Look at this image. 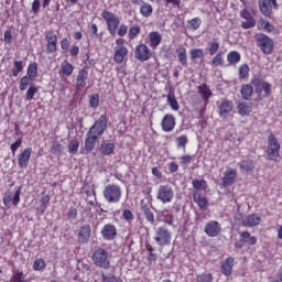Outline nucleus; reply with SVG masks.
I'll return each instance as SVG.
<instances>
[{
    "label": "nucleus",
    "mask_w": 282,
    "mask_h": 282,
    "mask_svg": "<svg viewBox=\"0 0 282 282\" xmlns=\"http://www.w3.org/2000/svg\"><path fill=\"white\" fill-rule=\"evenodd\" d=\"M50 195H44L40 199V208H37V213L40 215H45V212L47 210V206H50Z\"/></svg>",
    "instance_id": "58836bf2"
},
{
    "label": "nucleus",
    "mask_w": 282,
    "mask_h": 282,
    "mask_svg": "<svg viewBox=\"0 0 282 282\" xmlns=\"http://www.w3.org/2000/svg\"><path fill=\"white\" fill-rule=\"evenodd\" d=\"M107 122H109V119L106 115H101L89 128V131L86 133L84 147V151H86V153H91V151L96 149V144H98L100 138H102L105 131H107Z\"/></svg>",
    "instance_id": "f257e3e1"
},
{
    "label": "nucleus",
    "mask_w": 282,
    "mask_h": 282,
    "mask_svg": "<svg viewBox=\"0 0 282 282\" xmlns=\"http://www.w3.org/2000/svg\"><path fill=\"white\" fill-rule=\"evenodd\" d=\"M153 56V51L149 48L145 43H140L135 46L134 57L137 61H141V63H147Z\"/></svg>",
    "instance_id": "9d476101"
},
{
    "label": "nucleus",
    "mask_w": 282,
    "mask_h": 282,
    "mask_svg": "<svg viewBox=\"0 0 282 282\" xmlns=\"http://www.w3.org/2000/svg\"><path fill=\"white\" fill-rule=\"evenodd\" d=\"M148 41L151 50H158V46L162 43V35L159 31H152L148 34Z\"/></svg>",
    "instance_id": "b1692460"
},
{
    "label": "nucleus",
    "mask_w": 282,
    "mask_h": 282,
    "mask_svg": "<svg viewBox=\"0 0 282 282\" xmlns=\"http://www.w3.org/2000/svg\"><path fill=\"white\" fill-rule=\"evenodd\" d=\"M143 215L149 224L153 226L155 224V215L148 205L142 206Z\"/></svg>",
    "instance_id": "ea45409f"
},
{
    "label": "nucleus",
    "mask_w": 282,
    "mask_h": 282,
    "mask_svg": "<svg viewBox=\"0 0 282 282\" xmlns=\"http://www.w3.org/2000/svg\"><path fill=\"white\" fill-rule=\"evenodd\" d=\"M122 219H124L128 224H131L133 221V212L130 209H123Z\"/></svg>",
    "instance_id": "680f3d73"
},
{
    "label": "nucleus",
    "mask_w": 282,
    "mask_h": 282,
    "mask_svg": "<svg viewBox=\"0 0 282 282\" xmlns=\"http://www.w3.org/2000/svg\"><path fill=\"white\" fill-rule=\"evenodd\" d=\"M177 122L175 121V116L172 113L164 115L162 121H161V128L164 133H171L175 129V126Z\"/></svg>",
    "instance_id": "dca6fc26"
},
{
    "label": "nucleus",
    "mask_w": 282,
    "mask_h": 282,
    "mask_svg": "<svg viewBox=\"0 0 282 282\" xmlns=\"http://www.w3.org/2000/svg\"><path fill=\"white\" fill-rule=\"evenodd\" d=\"M11 202H12V205H13V206H19V202H21V187H19V188L15 191V193H14V195H13Z\"/></svg>",
    "instance_id": "e2e57ef3"
},
{
    "label": "nucleus",
    "mask_w": 282,
    "mask_h": 282,
    "mask_svg": "<svg viewBox=\"0 0 282 282\" xmlns=\"http://www.w3.org/2000/svg\"><path fill=\"white\" fill-rule=\"evenodd\" d=\"M113 61L118 65H122L126 58L129 56V48L124 46V39L119 37L116 40Z\"/></svg>",
    "instance_id": "6e6552de"
},
{
    "label": "nucleus",
    "mask_w": 282,
    "mask_h": 282,
    "mask_svg": "<svg viewBox=\"0 0 282 282\" xmlns=\"http://www.w3.org/2000/svg\"><path fill=\"white\" fill-rule=\"evenodd\" d=\"M193 199L200 210H208V206H210L208 198L199 194V192H193Z\"/></svg>",
    "instance_id": "393cba45"
},
{
    "label": "nucleus",
    "mask_w": 282,
    "mask_h": 282,
    "mask_svg": "<svg viewBox=\"0 0 282 282\" xmlns=\"http://www.w3.org/2000/svg\"><path fill=\"white\" fill-rule=\"evenodd\" d=\"M59 76H62V78H68V76H72V74H74V65H72V63H69L68 61H64L61 64L59 70H58Z\"/></svg>",
    "instance_id": "cd10ccee"
},
{
    "label": "nucleus",
    "mask_w": 282,
    "mask_h": 282,
    "mask_svg": "<svg viewBox=\"0 0 282 282\" xmlns=\"http://www.w3.org/2000/svg\"><path fill=\"white\" fill-rule=\"evenodd\" d=\"M228 65H237L241 61V53L238 51H230L227 54Z\"/></svg>",
    "instance_id": "f704fd0d"
},
{
    "label": "nucleus",
    "mask_w": 282,
    "mask_h": 282,
    "mask_svg": "<svg viewBox=\"0 0 282 282\" xmlns=\"http://www.w3.org/2000/svg\"><path fill=\"white\" fill-rule=\"evenodd\" d=\"M238 166L240 171H246L247 173H250L251 171H254V161L253 160H242L238 163Z\"/></svg>",
    "instance_id": "c9c22d12"
},
{
    "label": "nucleus",
    "mask_w": 282,
    "mask_h": 282,
    "mask_svg": "<svg viewBox=\"0 0 282 282\" xmlns=\"http://www.w3.org/2000/svg\"><path fill=\"white\" fill-rule=\"evenodd\" d=\"M102 195L108 204H119L122 199V188L120 185L108 184L105 186Z\"/></svg>",
    "instance_id": "20e7f679"
},
{
    "label": "nucleus",
    "mask_w": 282,
    "mask_h": 282,
    "mask_svg": "<svg viewBox=\"0 0 282 282\" xmlns=\"http://www.w3.org/2000/svg\"><path fill=\"white\" fill-rule=\"evenodd\" d=\"M231 111H232V101H230L229 99H224L219 106V116L220 117L228 116V113H230Z\"/></svg>",
    "instance_id": "c756f323"
},
{
    "label": "nucleus",
    "mask_w": 282,
    "mask_h": 282,
    "mask_svg": "<svg viewBox=\"0 0 282 282\" xmlns=\"http://www.w3.org/2000/svg\"><path fill=\"white\" fill-rule=\"evenodd\" d=\"M127 32H129V26H127L124 23L120 24L119 29L117 30L118 36H126Z\"/></svg>",
    "instance_id": "0e129e2a"
},
{
    "label": "nucleus",
    "mask_w": 282,
    "mask_h": 282,
    "mask_svg": "<svg viewBox=\"0 0 282 282\" xmlns=\"http://www.w3.org/2000/svg\"><path fill=\"white\" fill-rule=\"evenodd\" d=\"M176 54L181 65H183V67H186V65H188V59L186 56V47L180 46L178 48H176Z\"/></svg>",
    "instance_id": "4c0bfd02"
},
{
    "label": "nucleus",
    "mask_w": 282,
    "mask_h": 282,
    "mask_svg": "<svg viewBox=\"0 0 282 282\" xmlns=\"http://www.w3.org/2000/svg\"><path fill=\"white\" fill-rule=\"evenodd\" d=\"M167 102L173 111H180V102L175 98V90L171 89L167 94Z\"/></svg>",
    "instance_id": "473e14b6"
},
{
    "label": "nucleus",
    "mask_w": 282,
    "mask_h": 282,
    "mask_svg": "<svg viewBox=\"0 0 282 282\" xmlns=\"http://www.w3.org/2000/svg\"><path fill=\"white\" fill-rule=\"evenodd\" d=\"M235 182H237V170L228 167L224 173L221 184L226 188L228 186H232Z\"/></svg>",
    "instance_id": "4be33fe9"
},
{
    "label": "nucleus",
    "mask_w": 282,
    "mask_h": 282,
    "mask_svg": "<svg viewBox=\"0 0 282 282\" xmlns=\"http://www.w3.org/2000/svg\"><path fill=\"white\" fill-rule=\"evenodd\" d=\"M62 151H63V144H61V142L58 141L53 142L51 147V152L53 153V155H61Z\"/></svg>",
    "instance_id": "13d9d810"
},
{
    "label": "nucleus",
    "mask_w": 282,
    "mask_h": 282,
    "mask_svg": "<svg viewBox=\"0 0 282 282\" xmlns=\"http://www.w3.org/2000/svg\"><path fill=\"white\" fill-rule=\"evenodd\" d=\"M175 144L177 149H183V151H186V144H188V135L182 134L176 137Z\"/></svg>",
    "instance_id": "37998d69"
},
{
    "label": "nucleus",
    "mask_w": 282,
    "mask_h": 282,
    "mask_svg": "<svg viewBox=\"0 0 282 282\" xmlns=\"http://www.w3.org/2000/svg\"><path fill=\"white\" fill-rule=\"evenodd\" d=\"M12 282H26L25 280V275L22 271H17L12 278H11Z\"/></svg>",
    "instance_id": "052dcab7"
},
{
    "label": "nucleus",
    "mask_w": 282,
    "mask_h": 282,
    "mask_svg": "<svg viewBox=\"0 0 282 282\" xmlns=\"http://www.w3.org/2000/svg\"><path fill=\"white\" fill-rule=\"evenodd\" d=\"M251 83L254 87V94L257 95V102H261V100L270 98V96H272V85L270 84V82H267L261 77L253 76L251 78Z\"/></svg>",
    "instance_id": "f03ea898"
},
{
    "label": "nucleus",
    "mask_w": 282,
    "mask_h": 282,
    "mask_svg": "<svg viewBox=\"0 0 282 282\" xmlns=\"http://www.w3.org/2000/svg\"><path fill=\"white\" fill-rule=\"evenodd\" d=\"M192 186L194 188L193 193H199V191L206 192V188H208V183L206 180H193L192 181Z\"/></svg>",
    "instance_id": "2f4dec72"
},
{
    "label": "nucleus",
    "mask_w": 282,
    "mask_h": 282,
    "mask_svg": "<svg viewBox=\"0 0 282 282\" xmlns=\"http://www.w3.org/2000/svg\"><path fill=\"white\" fill-rule=\"evenodd\" d=\"M181 166H188L191 162H193V156L189 154H183L182 156L178 158Z\"/></svg>",
    "instance_id": "bf43d9fd"
},
{
    "label": "nucleus",
    "mask_w": 282,
    "mask_h": 282,
    "mask_svg": "<svg viewBox=\"0 0 282 282\" xmlns=\"http://www.w3.org/2000/svg\"><path fill=\"white\" fill-rule=\"evenodd\" d=\"M214 67H224V51H219L212 59Z\"/></svg>",
    "instance_id": "49530a36"
},
{
    "label": "nucleus",
    "mask_w": 282,
    "mask_h": 282,
    "mask_svg": "<svg viewBox=\"0 0 282 282\" xmlns=\"http://www.w3.org/2000/svg\"><path fill=\"white\" fill-rule=\"evenodd\" d=\"M79 147H80V143L78 142V140L72 139L68 142V153H70V155H76L78 153Z\"/></svg>",
    "instance_id": "09e8293b"
},
{
    "label": "nucleus",
    "mask_w": 282,
    "mask_h": 282,
    "mask_svg": "<svg viewBox=\"0 0 282 282\" xmlns=\"http://www.w3.org/2000/svg\"><path fill=\"white\" fill-rule=\"evenodd\" d=\"M104 21H106L107 30L111 36H116L118 28H120V18L109 10L101 12Z\"/></svg>",
    "instance_id": "0eeeda50"
},
{
    "label": "nucleus",
    "mask_w": 282,
    "mask_h": 282,
    "mask_svg": "<svg viewBox=\"0 0 282 282\" xmlns=\"http://www.w3.org/2000/svg\"><path fill=\"white\" fill-rule=\"evenodd\" d=\"M237 110L239 116H250V112L252 111V106L248 104V101H240L237 105Z\"/></svg>",
    "instance_id": "7c9ffc66"
},
{
    "label": "nucleus",
    "mask_w": 282,
    "mask_h": 282,
    "mask_svg": "<svg viewBox=\"0 0 282 282\" xmlns=\"http://www.w3.org/2000/svg\"><path fill=\"white\" fill-rule=\"evenodd\" d=\"M208 52L210 56H215L219 52V42L214 41L208 43Z\"/></svg>",
    "instance_id": "6e6d98bb"
},
{
    "label": "nucleus",
    "mask_w": 282,
    "mask_h": 282,
    "mask_svg": "<svg viewBox=\"0 0 282 282\" xmlns=\"http://www.w3.org/2000/svg\"><path fill=\"white\" fill-rule=\"evenodd\" d=\"M89 105L93 109H98V107L100 106V96L91 95L89 97Z\"/></svg>",
    "instance_id": "4d7b16f0"
},
{
    "label": "nucleus",
    "mask_w": 282,
    "mask_h": 282,
    "mask_svg": "<svg viewBox=\"0 0 282 282\" xmlns=\"http://www.w3.org/2000/svg\"><path fill=\"white\" fill-rule=\"evenodd\" d=\"M140 14L143 15L144 19H149V17L153 14V6L143 1L140 6Z\"/></svg>",
    "instance_id": "e433bc0d"
},
{
    "label": "nucleus",
    "mask_w": 282,
    "mask_h": 282,
    "mask_svg": "<svg viewBox=\"0 0 282 282\" xmlns=\"http://www.w3.org/2000/svg\"><path fill=\"white\" fill-rule=\"evenodd\" d=\"M26 76H29V78H36V76H39V64L36 62L30 64L26 68Z\"/></svg>",
    "instance_id": "79ce46f5"
},
{
    "label": "nucleus",
    "mask_w": 282,
    "mask_h": 282,
    "mask_svg": "<svg viewBox=\"0 0 282 282\" xmlns=\"http://www.w3.org/2000/svg\"><path fill=\"white\" fill-rule=\"evenodd\" d=\"M46 265L45 260L43 258H39L33 263V270L35 272H41L44 268H46Z\"/></svg>",
    "instance_id": "603ef678"
},
{
    "label": "nucleus",
    "mask_w": 282,
    "mask_h": 282,
    "mask_svg": "<svg viewBox=\"0 0 282 282\" xmlns=\"http://www.w3.org/2000/svg\"><path fill=\"white\" fill-rule=\"evenodd\" d=\"M25 67V65L23 64V61H15L13 63V67L11 69V75L17 78V76H19V74H21V72H23V68Z\"/></svg>",
    "instance_id": "c03bdc74"
},
{
    "label": "nucleus",
    "mask_w": 282,
    "mask_h": 282,
    "mask_svg": "<svg viewBox=\"0 0 282 282\" xmlns=\"http://www.w3.org/2000/svg\"><path fill=\"white\" fill-rule=\"evenodd\" d=\"M235 268V258L228 257L220 263V272L224 276H230L232 269Z\"/></svg>",
    "instance_id": "5701e85b"
},
{
    "label": "nucleus",
    "mask_w": 282,
    "mask_h": 282,
    "mask_svg": "<svg viewBox=\"0 0 282 282\" xmlns=\"http://www.w3.org/2000/svg\"><path fill=\"white\" fill-rule=\"evenodd\" d=\"M32 158V148H26L18 155V165L20 169H28L30 166V160Z\"/></svg>",
    "instance_id": "aec40b11"
},
{
    "label": "nucleus",
    "mask_w": 282,
    "mask_h": 282,
    "mask_svg": "<svg viewBox=\"0 0 282 282\" xmlns=\"http://www.w3.org/2000/svg\"><path fill=\"white\" fill-rule=\"evenodd\" d=\"M91 261L96 268H100L101 270H109V268H111V256L109 254V250L102 247L95 249L91 256Z\"/></svg>",
    "instance_id": "7ed1b4c3"
},
{
    "label": "nucleus",
    "mask_w": 282,
    "mask_h": 282,
    "mask_svg": "<svg viewBox=\"0 0 282 282\" xmlns=\"http://www.w3.org/2000/svg\"><path fill=\"white\" fill-rule=\"evenodd\" d=\"M239 80H246L250 76V66L248 64H242L239 67Z\"/></svg>",
    "instance_id": "de8ad7c7"
},
{
    "label": "nucleus",
    "mask_w": 282,
    "mask_h": 282,
    "mask_svg": "<svg viewBox=\"0 0 282 282\" xmlns=\"http://www.w3.org/2000/svg\"><path fill=\"white\" fill-rule=\"evenodd\" d=\"M198 94L202 96L203 100L208 104L210 100V97L213 96V90H210V87H208L207 84H202L197 87Z\"/></svg>",
    "instance_id": "c85d7f7f"
},
{
    "label": "nucleus",
    "mask_w": 282,
    "mask_h": 282,
    "mask_svg": "<svg viewBox=\"0 0 282 282\" xmlns=\"http://www.w3.org/2000/svg\"><path fill=\"white\" fill-rule=\"evenodd\" d=\"M205 234L207 237H219L221 234V225L217 220H210L205 225Z\"/></svg>",
    "instance_id": "6ab92c4d"
},
{
    "label": "nucleus",
    "mask_w": 282,
    "mask_h": 282,
    "mask_svg": "<svg viewBox=\"0 0 282 282\" xmlns=\"http://www.w3.org/2000/svg\"><path fill=\"white\" fill-rule=\"evenodd\" d=\"M140 32H142V26H140V24L131 25L128 31L129 41H134V39H138V36H140Z\"/></svg>",
    "instance_id": "72a5a7b5"
},
{
    "label": "nucleus",
    "mask_w": 282,
    "mask_h": 282,
    "mask_svg": "<svg viewBox=\"0 0 282 282\" xmlns=\"http://www.w3.org/2000/svg\"><path fill=\"white\" fill-rule=\"evenodd\" d=\"M172 239L171 231L166 227H159L155 231L154 240L156 241L158 246H170Z\"/></svg>",
    "instance_id": "f8f14e48"
},
{
    "label": "nucleus",
    "mask_w": 282,
    "mask_h": 282,
    "mask_svg": "<svg viewBox=\"0 0 282 282\" xmlns=\"http://www.w3.org/2000/svg\"><path fill=\"white\" fill-rule=\"evenodd\" d=\"M36 94H39V86L31 85L26 90L25 100H29V102L34 100V96H36Z\"/></svg>",
    "instance_id": "8fccbe9b"
},
{
    "label": "nucleus",
    "mask_w": 282,
    "mask_h": 282,
    "mask_svg": "<svg viewBox=\"0 0 282 282\" xmlns=\"http://www.w3.org/2000/svg\"><path fill=\"white\" fill-rule=\"evenodd\" d=\"M45 41H46V53L47 54H54L56 50H58L57 43H58V35L54 33V31H46L45 32Z\"/></svg>",
    "instance_id": "4468645a"
},
{
    "label": "nucleus",
    "mask_w": 282,
    "mask_h": 282,
    "mask_svg": "<svg viewBox=\"0 0 282 282\" xmlns=\"http://www.w3.org/2000/svg\"><path fill=\"white\" fill-rule=\"evenodd\" d=\"M202 26V19L200 18H194L189 21H187V28L188 30H199V28Z\"/></svg>",
    "instance_id": "3c124183"
},
{
    "label": "nucleus",
    "mask_w": 282,
    "mask_h": 282,
    "mask_svg": "<svg viewBox=\"0 0 282 282\" xmlns=\"http://www.w3.org/2000/svg\"><path fill=\"white\" fill-rule=\"evenodd\" d=\"M261 224V217L257 214H250L242 220V226L247 228H254V226H259Z\"/></svg>",
    "instance_id": "bb28decb"
},
{
    "label": "nucleus",
    "mask_w": 282,
    "mask_h": 282,
    "mask_svg": "<svg viewBox=\"0 0 282 282\" xmlns=\"http://www.w3.org/2000/svg\"><path fill=\"white\" fill-rule=\"evenodd\" d=\"M239 240L235 242V248L241 250L243 246H257V237L252 236L249 231L239 232Z\"/></svg>",
    "instance_id": "9b49d317"
},
{
    "label": "nucleus",
    "mask_w": 282,
    "mask_h": 282,
    "mask_svg": "<svg viewBox=\"0 0 282 282\" xmlns=\"http://www.w3.org/2000/svg\"><path fill=\"white\" fill-rule=\"evenodd\" d=\"M263 28L264 30H267V32H272V30H274V25H272L268 21H263L261 24L258 25V30H262Z\"/></svg>",
    "instance_id": "69168bd1"
},
{
    "label": "nucleus",
    "mask_w": 282,
    "mask_h": 282,
    "mask_svg": "<svg viewBox=\"0 0 282 282\" xmlns=\"http://www.w3.org/2000/svg\"><path fill=\"white\" fill-rule=\"evenodd\" d=\"M267 155L269 160L276 162L281 158V143L274 133H270L267 139Z\"/></svg>",
    "instance_id": "39448f33"
},
{
    "label": "nucleus",
    "mask_w": 282,
    "mask_h": 282,
    "mask_svg": "<svg viewBox=\"0 0 282 282\" xmlns=\"http://www.w3.org/2000/svg\"><path fill=\"white\" fill-rule=\"evenodd\" d=\"M213 273H202L196 275V282H213Z\"/></svg>",
    "instance_id": "864d4df0"
},
{
    "label": "nucleus",
    "mask_w": 282,
    "mask_h": 282,
    "mask_svg": "<svg viewBox=\"0 0 282 282\" xmlns=\"http://www.w3.org/2000/svg\"><path fill=\"white\" fill-rule=\"evenodd\" d=\"M87 80H89V66H84L77 74L76 88L85 89L87 87Z\"/></svg>",
    "instance_id": "2eb2a0df"
},
{
    "label": "nucleus",
    "mask_w": 282,
    "mask_h": 282,
    "mask_svg": "<svg viewBox=\"0 0 282 282\" xmlns=\"http://www.w3.org/2000/svg\"><path fill=\"white\" fill-rule=\"evenodd\" d=\"M100 151L104 155H111L113 151H116V144L115 143H101Z\"/></svg>",
    "instance_id": "a18cd8bd"
},
{
    "label": "nucleus",
    "mask_w": 282,
    "mask_h": 282,
    "mask_svg": "<svg viewBox=\"0 0 282 282\" xmlns=\"http://www.w3.org/2000/svg\"><path fill=\"white\" fill-rule=\"evenodd\" d=\"M240 94L243 100H252V94H254V85L252 84V79L249 84L241 86Z\"/></svg>",
    "instance_id": "a878e982"
},
{
    "label": "nucleus",
    "mask_w": 282,
    "mask_h": 282,
    "mask_svg": "<svg viewBox=\"0 0 282 282\" xmlns=\"http://www.w3.org/2000/svg\"><path fill=\"white\" fill-rule=\"evenodd\" d=\"M90 237H91V225L86 224L82 226L77 234L78 243H82V245L89 243Z\"/></svg>",
    "instance_id": "412c9836"
},
{
    "label": "nucleus",
    "mask_w": 282,
    "mask_h": 282,
    "mask_svg": "<svg viewBox=\"0 0 282 282\" xmlns=\"http://www.w3.org/2000/svg\"><path fill=\"white\" fill-rule=\"evenodd\" d=\"M240 17L246 20L241 22V28L243 30H250V28H254V25H257V20H254V17H252V13H250L248 9H242L240 11Z\"/></svg>",
    "instance_id": "a211bd4d"
},
{
    "label": "nucleus",
    "mask_w": 282,
    "mask_h": 282,
    "mask_svg": "<svg viewBox=\"0 0 282 282\" xmlns=\"http://www.w3.org/2000/svg\"><path fill=\"white\" fill-rule=\"evenodd\" d=\"M101 237L106 241H113L118 237V228L113 224H106L101 229Z\"/></svg>",
    "instance_id": "f3484780"
},
{
    "label": "nucleus",
    "mask_w": 282,
    "mask_h": 282,
    "mask_svg": "<svg viewBox=\"0 0 282 282\" xmlns=\"http://www.w3.org/2000/svg\"><path fill=\"white\" fill-rule=\"evenodd\" d=\"M258 6L263 17H272L273 10H279V3L276 0H258Z\"/></svg>",
    "instance_id": "ddd939ff"
},
{
    "label": "nucleus",
    "mask_w": 282,
    "mask_h": 282,
    "mask_svg": "<svg viewBox=\"0 0 282 282\" xmlns=\"http://www.w3.org/2000/svg\"><path fill=\"white\" fill-rule=\"evenodd\" d=\"M189 55H191L192 61L202 58L204 56V50L203 48H192L189 51Z\"/></svg>",
    "instance_id": "5fc2aeb1"
},
{
    "label": "nucleus",
    "mask_w": 282,
    "mask_h": 282,
    "mask_svg": "<svg viewBox=\"0 0 282 282\" xmlns=\"http://www.w3.org/2000/svg\"><path fill=\"white\" fill-rule=\"evenodd\" d=\"M32 83H34V79L32 77H29L28 75L23 76L20 79V85H19L20 91H25L28 87H31V85H33Z\"/></svg>",
    "instance_id": "a19ab883"
},
{
    "label": "nucleus",
    "mask_w": 282,
    "mask_h": 282,
    "mask_svg": "<svg viewBox=\"0 0 282 282\" xmlns=\"http://www.w3.org/2000/svg\"><path fill=\"white\" fill-rule=\"evenodd\" d=\"M117 276L113 274H105V272L101 273V281L102 282H116L117 281Z\"/></svg>",
    "instance_id": "774afa93"
},
{
    "label": "nucleus",
    "mask_w": 282,
    "mask_h": 282,
    "mask_svg": "<svg viewBox=\"0 0 282 282\" xmlns=\"http://www.w3.org/2000/svg\"><path fill=\"white\" fill-rule=\"evenodd\" d=\"M254 40L257 47H259L265 55H270L272 52H274V41L267 34L256 33Z\"/></svg>",
    "instance_id": "423d86ee"
},
{
    "label": "nucleus",
    "mask_w": 282,
    "mask_h": 282,
    "mask_svg": "<svg viewBox=\"0 0 282 282\" xmlns=\"http://www.w3.org/2000/svg\"><path fill=\"white\" fill-rule=\"evenodd\" d=\"M175 197V191L169 184L160 185L156 192V199L162 204H171Z\"/></svg>",
    "instance_id": "1a4fd4ad"
},
{
    "label": "nucleus",
    "mask_w": 282,
    "mask_h": 282,
    "mask_svg": "<svg viewBox=\"0 0 282 282\" xmlns=\"http://www.w3.org/2000/svg\"><path fill=\"white\" fill-rule=\"evenodd\" d=\"M117 276L113 274H105V272L101 273V281L102 282H116L117 281Z\"/></svg>",
    "instance_id": "338daca9"
}]
</instances>
